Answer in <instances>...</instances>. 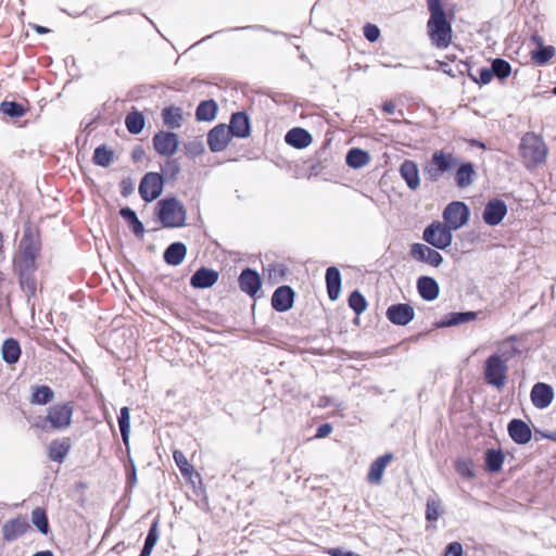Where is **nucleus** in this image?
I'll list each match as a JSON object with an SVG mask.
<instances>
[{"mask_svg":"<svg viewBox=\"0 0 556 556\" xmlns=\"http://www.w3.org/2000/svg\"><path fill=\"white\" fill-rule=\"evenodd\" d=\"M219 278V273L213 268L200 267L190 278V286L194 289H207L213 287Z\"/></svg>","mask_w":556,"mask_h":556,"instance_id":"22","label":"nucleus"},{"mask_svg":"<svg viewBox=\"0 0 556 556\" xmlns=\"http://www.w3.org/2000/svg\"><path fill=\"white\" fill-rule=\"evenodd\" d=\"M364 37L369 41V42H375L379 39L380 37V29L377 25L375 24H366L364 26Z\"/></svg>","mask_w":556,"mask_h":556,"instance_id":"54","label":"nucleus"},{"mask_svg":"<svg viewBox=\"0 0 556 556\" xmlns=\"http://www.w3.org/2000/svg\"><path fill=\"white\" fill-rule=\"evenodd\" d=\"M173 457H174V460H175L176 465L178 466L181 475L184 477H191L194 469H193V466L191 464H189V462H188L187 457L184 455V453L180 451H175L173 454Z\"/></svg>","mask_w":556,"mask_h":556,"instance_id":"51","label":"nucleus"},{"mask_svg":"<svg viewBox=\"0 0 556 556\" xmlns=\"http://www.w3.org/2000/svg\"><path fill=\"white\" fill-rule=\"evenodd\" d=\"M30 529L25 517L7 520L2 526V536L7 542H13L24 535Z\"/></svg>","mask_w":556,"mask_h":556,"instance_id":"21","label":"nucleus"},{"mask_svg":"<svg viewBox=\"0 0 556 556\" xmlns=\"http://www.w3.org/2000/svg\"><path fill=\"white\" fill-rule=\"evenodd\" d=\"M295 292L288 286L278 287L271 295V306L276 312L285 313L293 307Z\"/></svg>","mask_w":556,"mask_h":556,"instance_id":"16","label":"nucleus"},{"mask_svg":"<svg viewBox=\"0 0 556 556\" xmlns=\"http://www.w3.org/2000/svg\"><path fill=\"white\" fill-rule=\"evenodd\" d=\"M422 239L435 249L445 250L453 241V230L444 223L434 220L424 229Z\"/></svg>","mask_w":556,"mask_h":556,"instance_id":"7","label":"nucleus"},{"mask_svg":"<svg viewBox=\"0 0 556 556\" xmlns=\"http://www.w3.org/2000/svg\"><path fill=\"white\" fill-rule=\"evenodd\" d=\"M187 255V245L182 242L170 243L163 253V258L167 265H180Z\"/></svg>","mask_w":556,"mask_h":556,"instance_id":"31","label":"nucleus"},{"mask_svg":"<svg viewBox=\"0 0 556 556\" xmlns=\"http://www.w3.org/2000/svg\"><path fill=\"white\" fill-rule=\"evenodd\" d=\"M441 502L435 498H428L426 504V519L437 521L440 516Z\"/></svg>","mask_w":556,"mask_h":556,"instance_id":"52","label":"nucleus"},{"mask_svg":"<svg viewBox=\"0 0 556 556\" xmlns=\"http://www.w3.org/2000/svg\"><path fill=\"white\" fill-rule=\"evenodd\" d=\"M152 141L154 150L162 156L174 155L179 147V137L173 131L160 130L153 136Z\"/></svg>","mask_w":556,"mask_h":556,"instance_id":"11","label":"nucleus"},{"mask_svg":"<svg viewBox=\"0 0 556 556\" xmlns=\"http://www.w3.org/2000/svg\"><path fill=\"white\" fill-rule=\"evenodd\" d=\"M491 70L493 77L495 76L501 80L507 78L511 73V66L509 62L502 58H496L492 61Z\"/></svg>","mask_w":556,"mask_h":556,"instance_id":"46","label":"nucleus"},{"mask_svg":"<svg viewBox=\"0 0 556 556\" xmlns=\"http://www.w3.org/2000/svg\"><path fill=\"white\" fill-rule=\"evenodd\" d=\"M285 141L293 148L304 149L312 143L313 137L308 130L301 127H294L287 131Z\"/></svg>","mask_w":556,"mask_h":556,"instance_id":"27","label":"nucleus"},{"mask_svg":"<svg viewBox=\"0 0 556 556\" xmlns=\"http://www.w3.org/2000/svg\"><path fill=\"white\" fill-rule=\"evenodd\" d=\"M135 190L134 181L130 178H124L121 181V194L125 198L129 197Z\"/></svg>","mask_w":556,"mask_h":556,"instance_id":"57","label":"nucleus"},{"mask_svg":"<svg viewBox=\"0 0 556 556\" xmlns=\"http://www.w3.org/2000/svg\"><path fill=\"white\" fill-rule=\"evenodd\" d=\"M393 457L392 453H386L371 463L367 475V481L370 484L380 485L382 483L383 472Z\"/></svg>","mask_w":556,"mask_h":556,"instance_id":"24","label":"nucleus"},{"mask_svg":"<svg viewBox=\"0 0 556 556\" xmlns=\"http://www.w3.org/2000/svg\"><path fill=\"white\" fill-rule=\"evenodd\" d=\"M155 216L164 228H179L186 225L187 210L175 197H166L156 203Z\"/></svg>","mask_w":556,"mask_h":556,"instance_id":"3","label":"nucleus"},{"mask_svg":"<svg viewBox=\"0 0 556 556\" xmlns=\"http://www.w3.org/2000/svg\"><path fill=\"white\" fill-rule=\"evenodd\" d=\"M119 215L128 224L129 228L137 238H142L144 235V226L138 218L136 212L129 206L122 207Z\"/></svg>","mask_w":556,"mask_h":556,"instance_id":"36","label":"nucleus"},{"mask_svg":"<svg viewBox=\"0 0 556 556\" xmlns=\"http://www.w3.org/2000/svg\"><path fill=\"white\" fill-rule=\"evenodd\" d=\"M125 125L127 130L132 135L140 134L146 125L144 116L139 111H132L126 115Z\"/></svg>","mask_w":556,"mask_h":556,"instance_id":"39","label":"nucleus"},{"mask_svg":"<svg viewBox=\"0 0 556 556\" xmlns=\"http://www.w3.org/2000/svg\"><path fill=\"white\" fill-rule=\"evenodd\" d=\"M519 151L527 167L544 162L547 155L545 142L533 132H527L521 138Z\"/></svg>","mask_w":556,"mask_h":556,"instance_id":"5","label":"nucleus"},{"mask_svg":"<svg viewBox=\"0 0 556 556\" xmlns=\"http://www.w3.org/2000/svg\"><path fill=\"white\" fill-rule=\"evenodd\" d=\"M478 317L477 312L467 311V312H451L443 316V318L435 323L437 328H446L458 326L462 324L470 323L476 320Z\"/></svg>","mask_w":556,"mask_h":556,"instance_id":"25","label":"nucleus"},{"mask_svg":"<svg viewBox=\"0 0 556 556\" xmlns=\"http://www.w3.org/2000/svg\"><path fill=\"white\" fill-rule=\"evenodd\" d=\"M328 296L331 301L338 300L341 291V273L336 266H330L325 274Z\"/></svg>","mask_w":556,"mask_h":556,"instance_id":"30","label":"nucleus"},{"mask_svg":"<svg viewBox=\"0 0 556 556\" xmlns=\"http://www.w3.org/2000/svg\"><path fill=\"white\" fill-rule=\"evenodd\" d=\"M387 318L396 326H406L415 317V311L410 304L396 303L387 308Z\"/></svg>","mask_w":556,"mask_h":556,"instance_id":"15","label":"nucleus"},{"mask_svg":"<svg viewBox=\"0 0 556 556\" xmlns=\"http://www.w3.org/2000/svg\"><path fill=\"white\" fill-rule=\"evenodd\" d=\"M443 223L452 230L464 227L470 217V210L465 202L453 201L448 203L442 214Z\"/></svg>","mask_w":556,"mask_h":556,"instance_id":"9","label":"nucleus"},{"mask_svg":"<svg viewBox=\"0 0 556 556\" xmlns=\"http://www.w3.org/2000/svg\"><path fill=\"white\" fill-rule=\"evenodd\" d=\"M370 161V155L367 151L361 148H352L345 155L348 166L358 169L367 165Z\"/></svg>","mask_w":556,"mask_h":556,"instance_id":"37","label":"nucleus"},{"mask_svg":"<svg viewBox=\"0 0 556 556\" xmlns=\"http://www.w3.org/2000/svg\"><path fill=\"white\" fill-rule=\"evenodd\" d=\"M506 214V203L503 200L495 198L486 202L482 213V219L489 226H497L502 223Z\"/></svg>","mask_w":556,"mask_h":556,"instance_id":"13","label":"nucleus"},{"mask_svg":"<svg viewBox=\"0 0 556 556\" xmlns=\"http://www.w3.org/2000/svg\"><path fill=\"white\" fill-rule=\"evenodd\" d=\"M159 540V521L154 520L148 531L144 540V545L154 547Z\"/></svg>","mask_w":556,"mask_h":556,"instance_id":"53","label":"nucleus"},{"mask_svg":"<svg viewBox=\"0 0 556 556\" xmlns=\"http://www.w3.org/2000/svg\"><path fill=\"white\" fill-rule=\"evenodd\" d=\"M505 455L501 448H488L484 452V467L489 472L501 471Z\"/></svg>","mask_w":556,"mask_h":556,"instance_id":"35","label":"nucleus"},{"mask_svg":"<svg viewBox=\"0 0 556 556\" xmlns=\"http://www.w3.org/2000/svg\"><path fill=\"white\" fill-rule=\"evenodd\" d=\"M507 432L510 439L519 445L529 443L532 438L529 425L519 418H514L508 422Z\"/></svg>","mask_w":556,"mask_h":556,"instance_id":"23","label":"nucleus"},{"mask_svg":"<svg viewBox=\"0 0 556 556\" xmlns=\"http://www.w3.org/2000/svg\"><path fill=\"white\" fill-rule=\"evenodd\" d=\"M0 112L12 118H20L26 114L27 109L16 101L4 100L0 104Z\"/></svg>","mask_w":556,"mask_h":556,"instance_id":"43","label":"nucleus"},{"mask_svg":"<svg viewBox=\"0 0 556 556\" xmlns=\"http://www.w3.org/2000/svg\"><path fill=\"white\" fill-rule=\"evenodd\" d=\"M231 138L227 125L218 124L207 132V146L212 152H222L228 147Z\"/></svg>","mask_w":556,"mask_h":556,"instance_id":"17","label":"nucleus"},{"mask_svg":"<svg viewBox=\"0 0 556 556\" xmlns=\"http://www.w3.org/2000/svg\"><path fill=\"white\" fill-rule=\"evenodd\" d=\"M218 104L215 100L201 101L195 109V118L199 122H212L216 118Z\"/></svg>","mask_w":556,"mask_h":556,"instance_id":"34","label":"nucleus"},{"mask_svg":"<svg viewBox=\"0 0 556 556\" xmlns=\"http://www.w3.org/2000/svg\"><path fill=\"white\" fill-rule=\"evenodd\" d=\"M181 167L177 159H167L162 166V173L164 177L173 181L177 180L180 174Z\"/></svg>","mask_w":556,"mask_h":556,"instance_id":"49","label":"nucleus"},{"mask_svg":"<svg viewBox=\"0 0 556 556\" xmlns=\"http://www.w3.org/2000/svg\"><path fill=\"white\" fill-rule=\"evenodd\" d=\"M417 291L425 301H434L440 294L438 281L430 276H420L416 282Z\"/></svg>","mask_w":556,"mask_h":556,"instance_id":"26","label":"nucleus"},{"mask_svg":"<svg viewBox=\"0 0 556 556\" xmlns=\"http://www.w3.org/2000/svg\"><path fill=\"white\" fill-rule=\"evenodd\" d=\"M74 407L70 402L55 404L48 409V415L37 427L47 429V424L53 429H65L72 422Z\"/></svg>","mask_w":556,"mask_h":556,"instance_id":"8","label":"nucleus"},{"mask_svg":"<svg viewBox=\"0 0 556 556\" xmlns=\"http://www.w3.org/2000/svg\"><path fill=\"white\" fill-rule=\"evenodd\" d=\"M409 255L413 260L433 267H439L443 263V256L437 250L424 243H413Z\"/></svg>","mask_w":556,"mask_h":556,"instance_id":"12","label":"nucleus"},{"mask_svg":"<svg viewBox=\"0 0 556 556\" xmlns=\"http://www.w3.org/2000/svg\"><path fill=\"white\" fill-rule=\"evenodd\" d=\"M332 432V426L328 422L321 424L316 430L315 438L323 439L328 437Z\"/></svg>","mask_w":556,"mask_h":556,"instance_id":"59","label":"nucleus"},{"mask_svg":"<svg viewBox=\"0 0 556 556\" xmlns=\"http://www.w3.org/2000/svg\"><path fill=\"white\" fill-rule=\"evenodd\" d=\"M238 285L242 292L254 298L262 287L261 276L253 268H243L238 277Z\"/></svg>","mask_w":556,"mask_h":556,"instance_id":"18","label":"nucleus"},{"mask_svg":"<svg viewBox=\"0 0 556 556\" xmlns=\"http://www.w3.org/2000/svg\"><path fill=\"white\" fill-rule=\"evenodd\" d=\"M162 117L164 124L169 128H179L181 126L182 111L177 106L164 108Z\"/></svg>","mask_w":556,"mask_h":556,"instance_id":"41","label":"nucleus"},{"mask_svg":"<svg viewBox=\"0 0 556 556\" xmlns=\"http://www.w3.org/2000/svg\"><path fill=\"white\" fill-rule=\"evenodd\" d=\"M508 366L506 361L503 359L498 354L494 353L490 355L483 367L484 380L488 384L502 389L507 380Z\"/></svg>","mask_w":556,"mask_h":556,"instance_id":"6","label":"nucleus"},{"mask_svg":"<svg viewBox=\"0 0 556 556\" xmlns=\"http://www.w3.org/2000/svg\"><path fill=\"white\" fill-rule=\"evenodd\" d=\"M118 427L122 435V440L124 444L127 446L129 444V432H130V409L127 406L121 408L119 415L117 417Z\"/></svg>","mask_w":556,"mask_h":556,"instance_id":"42","label":"nucleus"},{"mask_svg":"<svg viewBox=\"0 0 556 556\" xmlns=\"http://www.w3.org/2000/svg\"><path fill=\"white\" fill-rule=\"evenodd\" d=\"M382 110L387 114H393L395 112V104L391 101H387L383 103Z\"/></svg>","mask_w":556,"mask_h":556,"instance_id":"62","label":"nucleus"},{"mask_svg":"<svg viewBox=\"0 0 556 556\" xmlns=\"http://www.w3.org/2000/svg\"><path fill=\"white\" fill-rule=\"evenodd\" d=\"M473 467V462L470 458H458L455 462L456 472L466 479H471L475 477Z\"/></svg>","mask_w":556,"mask_h":556,"instance_id":"50","label":"nucleus"},{"mask_svg":"<svg viewBox=\"0 0 556 556\" xmlns=\"http://www.w3.org/2000/svg\"><path fill=\"white\" fill-rule=\"evenodd\" d=\"M348 303L350 308L353 309L357 316L364 313L368 305L365 296L358 290L351 292Z\"/></svg>","mask_w":556,"mask_h":556,"instance_id":"47","label":"nucleus"},{"mask_svg":"<svg viewBox=\"0 0 556 556\" xmlns=\"http://www.w3.org/2000/svg\"><path fill=\"white\" fill-rule=\"evenodd\" d=\"M458 72L463 75L467 74L472 81L479 85H488L493 78L491 66L480 67L477 70V73H473L469 63L462 62L458 65Z\"/></svg>","mask_w":556,"mask_h":556,"instance_id":"32","label":"nucleus"},{"mask_svg":"<svg viewBox=\"0 0 556 556\" xmlns=\"http://www.w3.org/2000/svg\"><path fill=\"white\" fill-rule=\"evenodd\" d=\"M137 484V470L134 462H130V468L127 470L126 486L132 489Z\"/></svg>","mask_w":556,"mask_h":556,"instance_id":"56","label":"nucleus"},{"mask_svg":"<svg viewBox=\"0 0 556 556\" xmlns=\"http://www.w3.org/2000/svg\"><path fill=\"white\" fill-rule=\"evenodd\" d=\"M21 345L20 342L14 338H8L3 341L1 348L2 359L9 364L14 365L21 357Z\"/></svg>","mask_w":556,"mask_h":556,"instance_id":"33","label":"nucleus"},{"mask_svg":"<svg viewBox=\"0 0 556 556\" xmlns=\"http://www.w3.org/2000/svg\"><path fill=\"white\" fill-rule=\"evenodd\" d=\"M330 556H348L350 551H344L340 547H332L327 551Z\"/></svg>","mask_w":556,"mask_h":556,"instance_id":"61","label":"nucleus"},{"mask_svg":"<svg viewBox=\"0 0 556 556\" xmlns=\"http://www.w3.org/2000/svg\"><path fill=\"white\" fill-rule=\"evenodd\" d=\"M113 160L114 152L112 149H109L105 144H101L94 149L92 155L93 164L101 167H108L112 164Z\"/></svg>","mask_w":556,"mask_h":556,"instance_id":"40","label":"nucleus"},{"mask_svg":"<svg viewBox=\"0 0 556 556\" xmlns=\"http://www.w3.org/2000/svg\"><path fill=\"white\" fill-rule=\"evenodd\" d=\"M453 169H455L454 182L459 189L471 186L477 177L475 165L471 162L460 161L454 153L443 149L432 153L422 170L427 180L438 182L445 173H451Z\"/></svg>","mask_w":556,"mask_h":556,"instance_id":"1","label":"nucleus"},{"mask_svg":"<svg viewBox=\"0 0 556 556\" xmlns=\"http://www.w3.org/2000/svg\"><path fill=\"white\" fill-rule=\"evenodd\" d=\"M54 399V391L49 386L33 387L30 403L35 405H46Z\"/></svg>","mask_w":556,"mask_h":556,"instance_id":"38","label":"nucleus"},{"mask_svg":"<svg viewBox=\"0 0 556 556\" xmlns=\"http://www.w3.org/2000/svg\"><path fill=\"white\" fill-rule=\"evenodd\" d=\"M427 7L430 14L427 31L431 43L439 49H445L452 42V23L446 17L441 0H427Z\"/></svg>","mask_w":556,"mask_h":556,"instance_id":"2","label":"nucleus"},{"mask_svg":"<svg viewBox=\"0 0 556 556\" xmlns=\"http://www.w3.org/2000/svg\"><path fill=\"white\" fill-rule=\"evenodd\" d=\"M14 269L18 275L20 287L25 293L27 302L29 303L30 300L36 296L37 280L35 273L37 267L14 266Z\"/></svg>","mask_w":556,"mask_h":556,"instance_id":"14","label":"nucleus"},{"mask_svg":"<svg viewBox=\"0 0 556 556\" xmlns=\"http://www.w3.org/2000/svg\"><path fill=\"white\" fill-rule=\"evenodd\" d=\"M554 396L555 392L553 387L545 382H536L530 392L531 402L539 409L548 407Z\"/></svg>","mask_w":556,"mask_h":556,"instance_id":"19","label":"nucleus"},{"mask_svg":"<svg viewBox=\"0 0 556 556\" xmlns=\"http://www.w3.org/2000/svg\"><path fill=\"white\" fill-rule=\"evenodd\" d=\"M444 556H463V546L459 542L448 543Z\"/></svg>","mask_w":556,"mask_h":556,"instance_id":"55","label":"nucleus"},{"mask_svg":"<svg viewBox=\"0 0 556 556\" xmlns=\"http://www.w3.org/2000/svg\"><path fill=\"white\" fill-rule=\"evenodd\" d=\"M165 178L163 174L156 172H149L143 175L139 184V194L146 202L156 200L163 192Z\"/></svg>","mask_w":556,"mask_h":556,"instance_id":"10","label":"nucleus"},{"mask_svg":"<svg viewBox=\"0 0 556 556\" xmlns=\"http://www.w3.org/2000/svg\"><path fill=\"white\" fill-rule=\"evenodd\" d=\"M31 522L38 531L45 535L50 531L47 511L41 507H36L31 511Z\"/></svg>","mask_w":556,"mask_h":556,"instance_id":"44","label":"nucleus"},{"mask_svg":"<svg viewBox=\"0 0 556 556\" xmlns=\"http://www.w3.org/2000/svg\"><path fill=\"white\" fill-rule=\"evenodd\" d=\"M400 174L410 190H416L419 187V169L414 161L405 160L400 166Z\"/></svg>","mask_w":556,"mask_h":556,"instance_id":"28","label":"nucleus"},{"mask_svg":"<svg viewBox=\"0 0 556 556\" xmlns=\"http://www.w3.org/2000/svg\"><path fill=\"white\" fill-rule=\"evenodd\" d=\"M41 242L37 230L27 227L24 229L14 266L37 267L36 261L40 254Z\"/></svg>","mask_w":556,"mask_h":556,"instance_id":"4","label":"nucleus"},{"mask_svg":"<svg viewBox=\"0 0 556 556\" xmlns=\"http://www.w3.org/2000/svg\"><path fill=\"white\" fill-rule=\"evenodd\" d=\"M72 442L70 438L53 440L49 444L48 457L49 459L62 464L70 453Z\"/></svg>","mask_w":556,"mask_h":556,"instance_id":"29","label":"nucleus"},{"mask_svg":"<svg viewBox=\"0 0 556 556\" xmlns=\"http://www.w3.org/2000/svg\"><path fill=\"white\" fill-rule=\"evenodd\" d=\"M540 433V435L542 438H545V439H548V440H553V441H556V432H543V431H538Z\"/></svg>","mask_w":556,"mask_h":556,"instance_id":"63","label":"nucleus"},{"mask_svg":"<svg viewBox=\"0 0 556 556\" xmlns=\"http://www.w3.org/2000/svg\"><path fill=\"white\" fill-rule=\"evenodd\" d=\"M144 156V150L141 147H136L131 152V159L135 162H139Z\"/></svg>","mask_w":556,"mask_h":556,"instance_id":"60","label":"nucleus"},{"mask_svg":"<svg viewBox=\"0 0 556 556\" xmlns=\"http://www.w3.org/2000/svg\"><path fill=\"white\" fill-rule=\"evenodd\" d=\"M227 128L231 137L241 139L248 138L251 135V121L249 115L243 111L232 113Z\"/></svg>","mask_w":556,"mask_h":556,"instance_id":"20","label":"nucleus"},{"mask_svg":"<svg viewBox=\"0 0 556 556\" xmlns=\"http://www.w3.org/2000/svg\"><path fill=\"white\" fill-rule=\"evenodd\" d=\"M555 55L553 46L541 45L531 52V59L539 65L546 64Z\"/></svg>","mask_w":556,"mask_h":556,"instance_id":"45","label":"nucleus"},{"mask_svg":"<svg viewBox=\"0 0 556 556\" xmlns=\"http://www.w3.org/2000/svg\"><path fill=\"white\" fill-rule=\"evenodd\" d=\"M33 28L37 34H40V35L48 34L50 31L49 28L41 26V25H34Z\"/></svg>","mask_w":556,"mask_h":556,"instance_id":"64","label":"nucleus"},{"mask_svg":"<svg viewBox=\"0 0 556 556\" xmlns=\"http://www.w3.org/2000/svg\"><path fill=\"white\" fill-rule=\"evenodd\" d=\"M185 150L187 154L197 156L203 151V147L200 142H189L185 144Z\"/></svg>","mask_w":556,"mask_h":556,"instance_id":"58","label":"nucleus"},{"mask_svg":"<svg viewBox=\"0 0 556 556\" xmlns=\"http://www.w3.org/2000/svg\"><path fill=\"white\" fill-rule=\"evenodd\" d=\"M329 151L328 149L324 148L316 154V160L312 161V164L309 165V169L315 175L320 174L325 168L328 167L329 162Z\"/></svg>","mask_w":556,"mask_h":556,"instance_id":"48","label":"nucleus"}]
</instances>
